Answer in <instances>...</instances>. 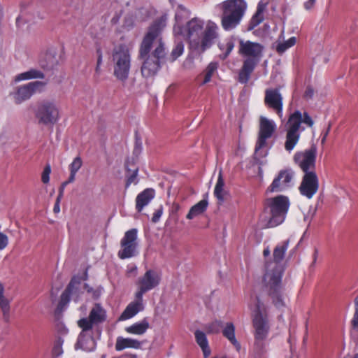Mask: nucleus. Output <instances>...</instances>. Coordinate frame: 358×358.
<instances>
[{"instance_id": "f257e3e1", "label": "nucleus", "mask_w": 358, "mask_h": 358, "mask_svg": "<svg viewBox=\"0 0 358 358\" xmlns=\"http://www.w3.org/2000/svg\"><path fill=\"white\" fill-rule=\"evenodd\" d=\"M167 19L166 14L157 19L149 27L141 42L139 57L143 59L141 73L145 78L156 75L161 68V59L166 55L161 31L166 27Z\"/></svg>"}, {"instance_id": "f03ea898", "label": "nucleus", "mask_w": 358, "mask_h": 358, "mask_svg": "<svg viewBox=\"0 0 358 358\" xmlns=\"http://www.w3.org/2000/svg\"><path fill=\"white\" fill-rule=\"evenodd\" d=\"M218 26L213 21L205 22L199 17H194L182 27V35L189 40L191 53L199 56L210 48L218 37Z\"/></svg>"}, {"instance_id": "7ed1b4c3", "label": "nucleus", "mask_w": 358, "mask_h": 358, "mask_svg": "<svg viewBox=\"0 0 358 358\" xmlns=\"http://www.w3.org/2000/svg\"><path fill=\"white\" fill-rule=\"evenodd\" d=\"M288 246V240L278 244L273 251V262L266 263V273L264 280L266 287L268 289L273 302L278 308L285 306L281 292L282 269L279 264L283 259Z\"/></svg>"}, {"instance_id": "20e7f679", "label": "nucleus", "mask_w": 358, "mask_h": 358, "mask_svg": "<svg viewBox=\"0 0 358 358\" xmlns=\"http://www.w3.org/2000/svg\"><path fill=\"white\" fill-rule=\"evenodd\" d=\"M162 279V273L155 269H148L143 275L138 278L136 285L137 287L134 294L135 299L131 302L121 314V320H129L144 309L143 295L157 288Z\"/></svg>"}, {"instance_id": "39448f33", "label": "nucleus", "mask_w": 358, "mask_h": 358, "mask_svg": "<svg viewBox=\"0 0 358 358\" xmlns=\"http://www.w3.org/2000/svg\"><path fill=\"white\" fill-rule=\"evenodd\" d=\"M248 307L251 310L254 328V351L256 357H260L265 351L266 340L270 331L266 309L257 296L250 297Z\"/></svg>"}, {"instance_id": "423d86ee", "label": "nucleus", "mask_w": 358, "mask_h": 358, "mask_svg": "<svg viewBox=\"0 0 358 358\" xmlns=\"http://www.w3.org/2000/svg\"><path fill=\"white\" fill-rule=\"evenodd\" d=\"M314 122L307 112L301 113L296 110L290 114L285 124V149L291 152L298 143L301 134L305 130L303 124L308 127H313Z\"/></svg>"}, {"instance_id": "0eeeda50", "label": "nucleus", "mask_w": 358, "mask_h": 358, "mask_svg": "<svg viewBox=\"0 0 358 358\" xmlns=\"http://www.w3.org/2000/svg\"><path fill=\"white\" fill-rule=\"evenodd\" d=\"M263 49V46L258 43L242 40L240 41L238 52L245 58L238 75V81L241 83L245 84L249 80L250 74L262 57Z\"/></svg>"}, {"instance_id": "6e6552de", "label": "nucleus", "mask_w": 358, "mask_h": 358, "mask_svg": "<svg viewBox=\"0 0 358 358\" xmlns=\"http://www.w3.org/2000/svg\"><path fill=\"white\" fill-rule=\"evenodd\" d=\"M219 7L222 11V26L225 31H230L241 23L248 5L245 0H226Z\"/></svg>"}, {"instance_id": "1a4fd4ad", "label": "nucleus", "mask_w": 358, "mask_h": 358, "mask_svg": "<svg viewBox=\"0 0 358 358\" xmlns=\"http://www.w3.org/2000/svg\"><path fill=\"white\" fill-rule=\"evenodd\" d=\"M131 49L124 43L115 46L111 52L113 76L117 80L124 82L130 73L131 67Z\"/></svg>"}, {"instance_id": "9d476101", "label": "nucleus", "mask_w": 358, "mask_h": 358, "mask_svg": "<svg viewBox=\"0 0 358 358\" xmlns=\"http://www.w3.org/2000/svg\"><path fill=\"white\" fill-rule=\"evenodd\" d=\"M266 210L270 214L266 224L267 227H275L282 224L286 217L289 201L283 195H279L266 201Z\"/></svg>"}, {"instance_id": "9b49d317", "label": "nucleus", "mask_w": 358, "mask_h": 358, "mask_svg": "<svg viewBox=\"0 0 358 358\" xmlns=\"http://www.w3.org/2000/svg\"><path fill=\"white\" fill-rule=\"evenodd\" d=\"M276 124L273 120L261 116L259 120V131L258 138L255 145V152L258 157L266 155V152L263 150L266 146V141L270 138L276 130Z\"/></svg>"}, {"instance_id": "f8f14e48", "label": "nucleus", "mask_w": 358, "mask_h": 358, "mask_svg": "<svg viewBox=\"0 0 358 358\" xmlns=\"http://www.w3.org/2000/svg\"><path fill=\"white\" fill-rule=\"evenodd\" d=\"M35 115L38 122L44 125H53L59 120L58 106L55 101L49 100L38 104Z\"/></svg>"}, {"instance_id": "ddd939ff", "label": "nucleus", "mask_w": 358, "mask_h": 358, "mask_svg": "<svg viewBox=\"0 0 358 358\" xmlns=\"http://www.w3.org/2000/svg\"><path fill=\"white\" fill-rule=\"evenodd\" d=\"M85 289L88 292H90L92 290L87 284L83 282L80 278L73 277L65 291L62 293L59 306L62 308L69 302L71 299L75 302L78 301L80 295Z\"/></svg>"}, {"instance_id": "4468645a", "label": "nucleus", "mask_w": 358, "mask_h": 358, "mask_svg": "<svg viewBox=\"0 0 358 358\" xmlns=\"http://www.w3.org/2000/svg\"><path fill=\"white\" fill-rule=\"evenodd\" d=\"M138 230L131 229L125 232L120 241L121 249L118 252V257L121 259H129L138 254L137 242Z\"/></svg>"}, {"instance_id": "2eb2a0df", "label": "nucleus", "mask_w": 358, "mask_h": 358, "mask_svg": "<svg viewBox=\"0 0 358 358\" xmlns=\"http://www.w3.org/2000/svg\"><path fill=\"white\" fill-rule=\"evenodd\" d=\"M45 85L43 81H34L18 87L12 94L15 102L20 104L29 99L34 92L42 91Z\"/></svg>"}, {"instance_id": "dca6fc26", "label": "nucleus", "mask_w": 358, "mask_h": 358, "mask_svg": "<svg viewBox=\"0 0 358 358\" xmlns=\"http://www.w3.org/2000/svg\"><path fill=\"white\" fill-rule=\"evenodd\" d=\"M106 317V310L99 303H96L90 310L89 317L80 319L78 324L83 330H91L93 325L103 322Z\"/></svg>"}, {"instance_id": "f3484780", "label": "nucleus", "mask_w": 358, "mask_h": 358, "mask_svg": "<svg viewBox=\"0 0 358 358\" xmlns=\"http://www.w3.org/2000/svg\"><path fill=\"white\" fill-rule=\"evenodd\" d=\"M316 155L317 148L315 146L304 152H298L294 155V161L304 172V174L315 172Z\"/></svg>"}, {"instance_id": "a211bd4d", "label": "nucleus", "mask_w": 358, "mask_h": 358, "mask_svg": "<svg viewBox=\"0 0 358 358\" xmlns=\"http://www.w3.org/2000/svg\"><path fill=\"white\" fill-rule=\"evenodd\" d=\"M319 189V180L315 172L304 174L299 187L300 194L306 198L310 199L317 193Z\"/></svg>"}, {"instance_id": "6ab92c4d", "label": "nucleus", "mask_w": 358, "mask_h": 358, "mask_svg": "<svg viewBox=\"0 0 358 358\" xmlns=\"http://www.w3.org/2000/svg\"><path fill=\"white\" fill-rule=\"evenodd\" d=\"M264 103L268 108L275 111L279 117L282 119V97L278 89H267L266 90Z\"/></svg>"}, {"instance_id": "aec40b11", "label": "nucleus", "mask_w": 358, "mask_h": 358, "mask_svg": "<svg viewBox=\"0 0 358 358\" xmlns=\"http://www.w3.org/2000/svg\"><path fill=\"white\" fill-rule=\"evenodd\" d=\"M294 172L291 170L280 171L274 178L268 190L271 192H283L292 185Z\"/></svg>"}, {"instance_id": "412c9836", "label": "nucleus", "mask_w": 358, "mask_h": 358, "mask_svg": "<svg viewBox=\"0 0 358 358\" xmlns=\"http://www.w3.org/2000/svg\"><path fill=\"white\" fill-rule=\"evenodd\" d=\"M90 331L82 329L75 345L76 350L81 349L85 352H92L95 350L96 344Z\"/></svg>"}, {"instance_id": "4be33fe9", "label": "nucleus", "mask_w": 358, "mask_h": 358, "mask_svg": "<svg viewBox=\"0 0 358 358\" xmlns=\"http://www.w3.org/2000/svg\"><path fill=\"white\" fill-rule=\"evenodd\" d=\"M11 299L5 296V289L3 284L0 283V310L4 322H8L10 319Z\"/></svg>"}, {"instance_id": "5701e85b", "label": "nucleus", "mask_w": 358, "mask_h": 358, "mask_svg": "<svg viewBox=\"0 0 358 358\" xmlns=\"http://www.w3.org/2000/svg\"><path fill=\"white\" fill-rule=\"evenodd\" d=\"M155 197V191L152 189H145L138 194L136 199V208L138 212L142 211L143 208L149 204V203Z\"/></svg>"}, {"instance_id": "b1692460", "label": "nucleus", "mask_w": 358, "mask_h": 358, "mask_svg": "<svg viewBox=\"0 0 358 358\" xmlns=\"http://www.w3.org/2000/svg\"><path fill=\"white\" fill-rule=\"evenodd\" d=\"M223 336L234 346L236 350L239 352L241 345L237 341L235 336V327L232 322L226 323L222 328Z\"/></svg>"}, {"instance_id": "393cba45", "label": "nucleus", "mask_w": 358, "mask_h": 358, "mask_svg": "<svg viewBox=\"0 0 358 358\" xmlns=\"http://www.w3.org/2000/svg\"><path fill=\"white\" fill-rule=\"evenodd\" d=\"M141 347V342L131 338H123L119 336L117 338L115 343V350L122 351L126 348L138 349Z\"/></svg>"}, {"instance_id": "a878e982", "label": "nucleus", "mask_w": 358, "mask_h": 358, "mask_svg": "<svg viewBox=\"0 0 358 358\" xmlns=\"http://www.w3.org/2000/svg\"><path fill=\"white\" fill-rule=\"evenodd\" d=\"M44 78L45 75L41 71L36 69H30L27 71L16 75L14 78V82L18 83L31 79H43Z\"/></svg>"}, {"instance_id": "bb28decb", "label": "nucleus", "mask_w": 358, "mask_h": 358, "mask_svg": "<svg viewBox=\"0 0 358 358\" xmlns=\"http://www.w3.org/2000/svg\"><path fill=\"white\" fill-rule=\"evenodd\" d=\"M194 336L198 345L201 348L204 358H207L210 355L211 350L208 345V341L206 334L201 330H196Z\"/></svg>"}, {"instance_id": "cd10ccee", "label": "nucleus", "mask_w": 358, "mask_h": 358, "mask_svg": "<svg viewBox=\"0 0 358 358\" xmlns=\"http://www.w3.org/2000/svg\"><path fill=\"white\" fill-rule=\"evenodd\" d=\"M266 6L267 3L262 0L258 3L257 10L250 20V28L253 29L263 22L264 19V13L266 10Z\"/></svg>"}, {"instance_id": "c85d7f7f", "label": "nucleus", "mask_w": 358, "mask_h": 358, "mask_svg": "<svg viewBox=\"0 0 358 358\" xmlns=\"http://www.w3.org/2000/svg\"><path fill=\"white\" fill-rule=\"evenodd\" d=\"M218 64L217 62H210L203 71L198 77V80H201L200 85H204L211 80L212 76L217 72Z\"/></svg>"}, {"instance_id": "c756f323", "label": "nucleus", "mask_w": 358, "mask_h": 358, "mask_svg": "<svg viewBox=\"0 0 358 358\" xmlns=\"http://www.w3.org/2000/svg\"><path fill=\"white\" fill-rule=\"evenodd\" d=\"M32 13H31L30 8H22L20 13L16 18V27L18 29L24 30L28 28V25L24 27L26 24L29 23L32 21Z\"/></svg>"}, {"instance_id": "7c9ffc66", "label": "nucleus", "mask_w": 358, "mask_h": 358, "mask_svg": "<svg viewBox=\"0 0 358 358\" xmlns=\"http://www.w3.org/2000/svg\"><path fill=\"white\" fill-rule=\"evenodd\" d=\"M208 206V202L207 200H201L199 202L191 207L186 215V218L188 220H192L198 216L201 215L204 212L206 211Z\"/></svg>"}, {"instance_id": "2f4dec72", "label": "nucleus", "mask_w": 358, "mask_h": 358, "mask_svg": "<svg viewBox=\"0 0 358 358\" xmlns=\"http://www.w3.org/2000/svg\"><path fill=\"white\" fill-rule=\"evenodd\" d=\"M224 180L222 176V171H220L214 189V196L219 201V202H224L227 191L224 189Z\"/></svg>"}, {"instance_id": "473e14b6", "label": "nucleus", "mask_w": 358, "mask_h": 358, "mask_svg": "<svg viewBox=\"0 0 358 358\" xmlns=\"http://www.w3.org/2000/svg\"><path fill=\"white\" fill-rule=\"evenodd\" d=\"M149 322L146 318H144L140 322H136L132 325L126 328V331L129 334L142 335L149 328Z\"/></svg>"}, {"instance_id": "72a5a7b5", "label": "nucleus", "mask_w": 358, "mask_h": 358, "mask_svg": "<svg viewBox=\"0 0 358 358\" xmlns=\"http://www.w3.org/2000/svg\"><path fill=\"white\" fill-rule=\"evenodd\" d=\"M189 12L183 6L178 5L175 15L176 23L173 27L174 34H182V27L180 26L183 18L188 17Z\"/></svg>"}, {"instance_id": "f704fd0d", "label": "nucleus", "mask_w": 358, "mask_h": 358, "mask_svg": "<svg viewBox=\"0 0 358 358\" xmlns=\"http://www.w3.org/2000/svg\"><path fill=\"white\" fill-rule=\"evenodd\" d=\"M296 42V38L294 36L289 38L288 40L280 42L278 41L276 43L275 50L279 54L284 53L287 49L294 46Z\"/></svg>"}, {"instance_id": "c9c22d12", "label": "nucleus", "mask_w": 358, "mask_h": 358, "mask_svg": "<svg viewBox=\"0 0 358 358\" xmlns=\"http://www.w3.org/2000/svg\"><path fill=\"white\" fill-rule=\"evenodd\" d=\"M64 340L63 338H61L60 336H57L56 340L54 342V345L52 350V357L56 358L62 356L64 353L63 350V344H64Z\"/></svg>"}, {"instance_id": "e433bc0d", "label": "nucleus", "mask_w": 358, "mask_h": 358, "mask_svg": "<svg viewBox=\"0 0 358 358\" xmlns=\"http://www.w3.org/2000/svg\"><path fill=\"white\" fill-rule=\"evenodd\" d=\"M220 49L223 52V59L227 58L234 48V43L231 39H228L225 43L219 45Z\"/></svg>"}, {"instance_id": "4c0bfd02", "label": "nucleus", "mask_w": 358, "mask_h": 358, "mask_svg": "<svg viewBox=\"0 0 358 358\" xmlns=\"http://www.w3.org/2000/svg\"><path fill=\"white\" fill-rule=\"evenodd\" d=\"M45 59L47 60V62L41 60L39 62V65L44 69L50 70L53 69L55 65V59L54 56L50 53H47L45 55Z\"/></svg>"}, {"instance_id": "58836bf2", "label": "nucleus", "mask_w": 358, "mask_h": 358, "mask_svg": "<svg viewBox=\"0 0 358 358\" xmlns=\"http://www.w3.org/2000/svg\"><path fill=\"white\" fill-rule=\"evenodd\" d=\"M184 52V44L182 42H177L173 48L171 54V61L173 62L182 55Z\"/></svg>"}, {"instance_id": "ea45409f", "label": "nucleus", "mask_w": 358, "mask_h": 358, "mask_svg": "<svg viewBox=\"0 0 358 358\" xmlns=\"http://www.w3.org/2000/svg\"><path fill=\"white\" fill-rule=\"evenodd\" d=\"M223 326L224 324L221 320H215L206 326V329L209 333L217 334L222 329Z\"/></svg>"}, {"instance_id": "a19ab883", "label": "nucleus", "mask_w": 358, "mask_h": 358, "mask_svg": "<svg viewBox=\"0 0 358 358\" xmlns=\"http://www.w3.org/2000/svg\"><path fill=\"white\" fill-rule=\"evenodd\" d=\"M83 165V161L80 157H76L69 164V169L71 173H77Z\"/></svg>"}, {"instance_id": "79ce46f5", "label": "nucleus", "mask_w": 358, "mask_h": 358, "mask_svg": "<svg viewBox=\"0 0 358 358\" xmlns=\"http://www.w3.org/2000/svg\"><path fill=\"white\" fill-rule=\"evenodd\" d=\"M51 173V166L50 164H47L42 173L41 180L43 183L47 184L50 181V174Z\"/></svg>"}, {"instance_id": "37998d69", "label": "nucleus", "mask_w": 358, "mask_h": 358, "mask_svg": "<svg viewBox=\"0 0 358 358\" xmlns=\"http://www.w3.org/2000/svg\"><path fill=\"white\" fill-rule=\"evenodd\" d=\"M315 95V90L311 86H307L303 94V98L306 101H310V100H313Z\"/></svg>"}, {"instance_id": "c03bdc74", "label": "nucleus", "mask_w": 358, "mask_h": 358, "mask_svg": "<svg viewBox=\"0 0 358 358\" xmlns=\"http://www.w3.org/2000/svg\"><path fill=\"white\" fill-rule=\"evenodd\" d=\"M355 311L352 320V324L355 329L358 330V296L355 299Z\"/></svg>"}, {"instance_id": "a18cd8bd", "label": "nucleus", "mask_w": 358, "mask_h": 358, "mask_svg": "<svg viewBox=\"0 0 358 358\" xmlns=\"http://www.w3.org/2000/svg\"><path fill=\"white\" fill-rule=\"evenodd\" d=\"M138 169H136L133 173L127 178L126 186L129 187L131 184H136L138 182L137 176H138Z\"/></svg>"}, {"instance_id": "49530a36", "label": "nucleus", "mask_w": 358, "mask_h": 358, "mask_svg": "<svg viewBox=\"0 0 358 358\" xmlns=\"http://www.w3.org/2000/svg\"><path fill=\"white\" fill-rule=\"evenodd\" d=\"M58 336L63 338L69 334V329L63 324H58L57 327Z\"/></svg>"}, {"instance_id": "de8ad7c7", "label": "nucleus", "mask_w": 358, "mask_h": 358, "mask_svg": "<svg viewBox=\"0 0 358 358\" xmlns=\"http://www.w3.org/2000/svg\"><path fill=\"white\" fill-rule=\"evenodd\" d=\"M162 215V208L158 209L152 217V222H157Z\"/></svg>"}, {"instance_id": "09e8293b", "label": "nucleus", "mask_w": 358, "mask_h": 358, "mask_svg": "<svg viewBox=\"0 0 358 358\" xmlns=\"http://www.w3.org/2000/svg\"><path fill=\"white\" fill-rule=\"evenodd\" d=\"M96 55H97L96 65H101L102 61H103V55H102V51L100 48H98L96 50Z\"/></svg>"}, {"instance_id": "8fccbe9b", "label": "nucleus", "mask_w": 358, "mask_h": 358, "mask_svg": "<svg viewBox=\"0 0 358 358\" xmlns=\"http://www.w3.org/2000/svg\"><path fill=\"white\" fill-rule=\"evenodd\" d=\"M316 0H308L304 3V7L306 10H310L313 6Z\"/></svg>"}, {"instance_id": "3c124183", "label": "nucleus", "mask_w": 358, "mask_h": 358, "mask_svg": "<svg viewBox=\"0 0 358 358\" xmlns=\"http://www.w3.org/2000/svg\"><path fill=\"white\" fill-rule=\"evenodd\" d=\"M59 203V197L57 198V202L55 203V206H54V212L55 213H59L60 211Z\"/></svg>"}, {"instance_id": "603ef678", "label": "nucleus", "mask_w": 358, "mask_h": 358, "mask_svg": "<svg viewBox=\"0 0 358 358\" xmlns=\"http://www.w3.org/2000/svg\"><path fill=\"white\" fill-rule=\"evenodd\" d=\"M76 173L70 172V175H69V179L67 180V182H69V183L73 182L76 179Z\"/></svg>"}, {"instance_id": "864d4df0", "label": "nucleus", "mask_w": 358, "mask_h": 358, "mask_svg": "<svg viewBox=\"0 0 358 358\" xmlns=\"http://www.w3.org/2000/svg\"><path fill=\"white\" fill-rule=\"evenodd\" d=\"M271 251L268 248H266L264 250L263 255L265 257L270 256Z\"/></svg>"}, {"instance_id": "5fc2aeb1", "label": "nucleus", "mask_w": 358, "mask_h": 358, "mask_svg": "<svg viewBox=\"0 0 358 358\" xmlns=\"http://www.w3.org/2000/svg\"><path fill=\"white\" fill-rule=\"evenodd\" d=\"M101 71V65H96L95 69L96 73H99Z\"/></svg>"}, {"instance_id": "6e6d98bb", "label": "nucleus", "mask_w": 358, "mask_h": 358, "mask_svg": "<svg viewBox=\"0 0 358 358\" xmlns=\"http://www.w3.org/2000/svg\"><path fill=\"white\" fill-rule=\"evenodd\" d=\"M64 188H63V186L62 185L61 187H60V189H59V196L58 197H61L62 194H63V192H64Z\"/></svg>"}, {"instance_id": "4d7b16f0", "label": "nucleus", "mask_w": 358, "mask_h": 358, "mask_svg": "<svg viewBox=\"0 0 358 358\" xmlns=\"http://www.w3.org/2000/svg\"><path fill=\"white\" fill-rule=\"evenodd\" d=\"M68 184H69V182H67V180H66V181L64 182L62 184V185L63 186V188H65V187H66Z\"/></svg>"}, {"instance_id": "13d9d810", "label": "nucleus", "mask_w": 358, "mask_h": 358, "mask_svg": "<svg viewBox=\"0 0 358 358\" xmlns=\"http://www.w3.org/2000/svg\"><path fill=\"white\" fill-rule=\"evenodd\" d=\"M326 136H327V134H325V136L323 137L322 140V142L324 143L325 141V139H326Z\"/></svg>"}, {"instance_id": "bf43d9fd", "label": "nucleus", "mask_w": 358, "mask_h": 358, "mask_svg": "<svg viewBox=\"0 0 358 358\" xmlns=\"http://www.w3.org/2000/svg\"><path fill=\"white\" fill-rule=\"evenodd\" d=\"M353 358H358V354L355 355Z\"/></svg>"}, {"instance_id": "052dcab7", "label": "nucleus", "mask_w": 358, "mask_h": 358, "mask_svg": "<svg viewBox=\"0 0 358 358\" xmlns=\"http://www.w3.org/2000/svg\"><path fill=\"white\" fill-rule=\"evenodd\" d=\"M137 269L136 266L134 268V271H136Z\"/></svg>"}]
</instances>
